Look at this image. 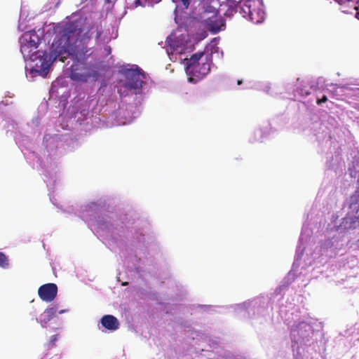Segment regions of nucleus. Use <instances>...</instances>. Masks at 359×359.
<instances>
[{"mask_svg": "<svg viewBox=\"0 0 359 359\" xmlns=\"http://www.w3.org/2000/svg\"><path fill=\"white\" fill-rule=\"evenodd\" d=\"M240 13L255 24L262 23L265 19L262 0H243Z\"/></svg>", "mask_w": 359, "mask_h": 359, "instance_id": "3", "label": "nucleus"}, {"mask_svg": "<svg viewBox=\"0 0 359 359\" xmlns=\"http://www.w3.org/2000/svg\"><path fill=\"white\" fill-rule=\"evenodd\" d=\"M38 294L44 302H52L57 294V287L55 283H46L39 287Z\"/></svg>", "mask_w": 359, "mask_h": 359, "instance_id": "6", "label": "nucleus"}, {"mask_svg": "<svg viewBox=\"0 0 359 359\" xmlns=\"http://www.w3.org/2000/svg\"><path fill=\"white\" fill-rule=\"evenodd\" d=\"M58 336L57 334H54L50 337L49 341V347L53 348L55 346V342L57 341Z\"/></svg>", "mask_w": 359, "mask_h": 359, "instance_id": "13", "label": "nucleus"}, {"mask_svg": "<svg viewBox=\"0 0 359 359\" xmlns=\"http://www.w3.org/2000/svg\"><path fill=\"white\" fill-rule=\"evenodd\" d=\"M0 266L3 269H8L9 266V260L8 257L0 252Z\"/></svg>", "mask_w": 359, "mask_h": 359, "instance_id": "12", "label": "nucleus"}, {"mask_svg": "<svg viewBox=\"0 0 359 359\" xmlns=\"http://www.w3.org/2000/svg\"><path fill=\"white\" fill-rule=\"evenodd\" d=\"M343 224L348 229H356L359 227V214L355 216H348L344 218Z\"/></svg>", "mask_w": 359, "mask_h": 359, "instance_id": "10", "label": "nucleus"}, {"mask_svg": "<svg viewBox=\"0 0 359 359\" xmlns=\"http://www.w3.org/2000/svg\"><path fill=\"white\" fill-rule=\"evenodd\" d=\"M185 62L189 81L196 83L210 72L212 57L208 53L198 52L185 59Z\"/></svg>", "mask_w": 359, "mask_h": 359, "instance_id": "2", "label": "nucleus"}, {"mask_svg": "<svg viewBox=\"0 0 359 359\" xmlns=\"http://www.w3.org/2000/svg\"><path fill=\"white\" fill-rule=\"evenodd\" d=\"M183 6L187 8L189 6L191 0H180Z\"/></svg>", "mask_w": 359, "mask_h": 359, "instance_id": "16", "label": "nucleus"}, {"mask_svg": "<svg viewBox=\"0 0 359 359\" xmlns=\"http://www.w3.org/2000/svg\"><path fill=\"white\" fill-rule=\"evenodd\" d=\"M88 77L89 75L80 74L74 70L73 67H72V71L70 73L71 79L76 81L86 82Z\"/></svg>", "mask_w": 359, "mask_h": 359, "instance_id": "11", "label": "nucleus"}, {"mask_svg": "<svg viewBox=\"0 0 359 359\" xmlns=\"http://www.w3.org/2000/svg\"><path fill=\"white\" fill-rule=\"evenodd\" d=\"M327 101V97L326 95H323L322 98L317 100V104L320 105L321 104L326 102Z\"/></svg>", "mask_w": 359, "mask_h": 359, "instance_id": "15", "label": "nucleus"}, {"mask_svg": "<svg viewBox=\"0 0 359 359\" xmlns=\"http://www.w3.org/2000/svg\"><path fill=\"white\" fill-rule=\"evenodd\" d=\"M207 27L211 32L216 34L225 26V21L220 15H213L206 20Z\"/></svg>", "mask_w": 359, "mask_h": 359, "instance_id": "8", "label": "nucleus"}, {"mask_svg": "<svg viewBox=\"0 0 359 359\" xmlns=\"http://www.w3.org/2000/svg\"><path fill=\"white\" fill-rule=\"evenodd\" d=\"M102 325L109 330H116L119 327L118 319L112 315H104L100 320Z\"/></svg>", "mask_w": 359, "mask_h": 359, "instance_id": "9", "label": "nucleus"}, {"mask_svg": "<svg viewBox=\"0 0 359 359\" xmlns=\"http://www.w3.org/2000/svg\"><path fill=\"white\" fill-rule=\"evenodd\" d=\"M359 197V193L355 192L351 198V203H356L358 202V198Z\"/></svg>", "mask_w": 359, "mask_h": 359, "instance_id": "14", "label": "nucleus"}, {"mask_svg": "<svg viewBox=\"0 0 359 359\" xmlns=\"http://www.w3.org/2000/svg\"><path fill=\"white\" fill-rule=\"evenodd\" d=\"M127 285V283H123V285Z\"/></svg>", "mask_w": 359, "mask_h": 359, "instance_id": "19", "label": "nucleus"}, {"mask_svg": "<svg viewBox=\"0 0 359 359\" xmlns=\"http://www.w3.org/2000/svg\"><path fill=\"white\" fill-rule=\"evenodd\" d=\"M41 39L34 31L26 32L20 39V51L23 55L29 54L32 50L36 49Z\"/></svg>", "mask_w": 359, "mask_h": 359, "instance_id": "5", "label": "nucleus"}, {"mask_svg": "<svg viewBox=\"0 0 359 359\" xmlns=\"http://www.w3.org/2000/svg\"><path fill=\"white\" fill-rule=\"evenodd\" d=\"M237 83H238V85H240V84L241 83V81L238 80V81H237Z\"/></svg>", "mask_w": 359, "mask_h": 359, "instance_id": "17", "label": "nucleus"}, {"mask_svg": "<svg viewBox=\"0 0 359 359\" xmlns=\"http://www.w3.org/2000/svg\"><path fill=\"white\" fill-rule=\"evenodd\" d=\"M82 20L69 21L59 26L52 43L50 53H43L41 60L44 69H48L51 64L59 59L62 62L71 54L73 46L76 43L83 32Z\"/></svg>", "mask_w": 359, "mask_h": 359, "instance_id": "1", "label": "nucleus"}, {"mask_svg": "<svg viewBox=\"0 0 359 359\" xmlns=\"http://www.w3.org/2000/svg\"><path fill=\"white\" fill-rule=\"evenodd\" d=\"M309 94H310V93H309V92H306V93H305V95H309Z\"/></svg>", "mask_w": 359, "mask_h": 359, "instance_id": "18", "label": "nucleus"}, {"mask_svg": "<svg viewBox=\"0 0 359 359\" xmlns=\"http://www.w3.org/2000/svg\"><path fill=\"white\" fill-rule=\"evenodd\" d=\"M125 76L126 79V88L134 90H141L143 80L145 79L144 73L141 69L137 67L135 69H126Z\"/></svg>", "mask_w": 359, "mask_h": 359, "instance_id": "4", "label": "nucleus"}, {"mask_svg": "<svg viewBox=\"0 0 359 359\" xmlns=\"http://www.w3.org/2000/svg\"><path fill=\"white\" fill-rule=\"evenodd\" d=\"M66 311L67 310L65 309L58 311L57 306L56 305L52 307H48L45 309L44 311L40 315L39 323L43 327H45L46 325L55 316L57 312L61 314Z\"/></svg>", "mask_w": 359, "mask_h": 359, "instance_id": "7", "label": "nucleus"}]
</instances>
